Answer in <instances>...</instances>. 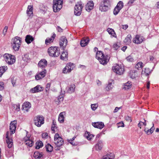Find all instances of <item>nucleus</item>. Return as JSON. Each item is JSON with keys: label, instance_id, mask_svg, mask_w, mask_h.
Segmentation results:
<instances>
[{"label": "nucleus", "instance_id": "nucleus-1", "mask_svg": "<svg viewBox=\"0 0 159 159\" xmlns=\"http://www.w3.org/2000/svg\"><path fill=\"white\" fill-rule=\"evenodd\" d=\"M48 53L50 57H58L60 54V48L58 47H51L48 48Z\"/></svg>", "mask_w": 159, "mask_h": 159}, {"label": "nucleus", "instance_id": "nucleus-2", "mask_svg": "<svg viewBox=\"0 0 159 159\" xmlns=\"http://www.w3.org/2000/svg\"><path fill=\"white\" fill-rule=\"evenodd\" d=\"M111 7L110 0H103L100 3L99 9L102 12H106Z\"/></svg>", "mask_w": 159, "mask_h": 159}, {"label": "nucleus", "instance_id": "nucleus-3", "mask_svg": "<svg viewBox=\"0 0 159 159\" xmlns=\"http://www.w3.org/2000/svg\"><path fill=\"white\" fill-rule=\"evenodd\" d=\"M54 143L56 146L55 149L56 150H58L60 149V147L63 143L64 140L60 136L59 134H56L54 137Z\"/></svg>", "mask_w": 159, "mask_h": 159}, {"label": "nucleus", "instance_id": "nucleus-4", "mask_svg": "<svg viewBox=\"0 0 159 159\" xmlns=\"http://www.w3.org/2000/svg\"><path fill=\"white\" fill-rule=\"evenodd\" d=\"M21 42V39L18 37H16L12 39V47L16 51L19 49Z\"/></svg>", "mask_w": 159, "mask_h": 159}, {"label": "nucleus", "instance_id": "nucleus-5", "mask_svg": "<svg viewBox=\"0 0 159 159\" xmlns=\"http://www.w3.org/2000/svg\"><path fill=\"white\" fill-rule=\"evenodd\" d=\"M3 57L4 61L9 65H11L16 62V58L14 55L8 53H5Z\"/></svg>", "mask_w": 159, "mask_h": 159}, {"label": "nucleus", "instance_id": "nucleus-6", "mask_svg": "<svg viewBox=\"0 0 159 159\" xmlns=\"http://www.w3.org/2000/svg\"><path fill=\"white\" fill-rule=\"evenodd\" d=\"M63 1L60 0H53V9L54 12L59 11L62 7Z\"/></svg>", "mask_w": 159, "mask_h": 159}, {"label": "nucleus", "instance_id": "nucleus-7", "mask_svg": "<svg viewBox=\"0 0 159 159\" xmlns=\"http://www.w3.org/2000/svg\"><path fill=\"white\" fill-rule=\"evenodd\" d=\"M34 124L38 127H40L44 123V118L41 115H37L34 119Z\"/></svg>", "mask_w": 159, "mask_h": 159}, {"label": "nucleus", "instance_id": "nucleus-8", "mask_svg": "<svg viewBox=\"0 0 159 159\" xmlns=\"http://www.w3.org/2000/svg\"><path fill=\"white\" fill-rule=\"evenodd\" d=\"M75 66L74 64L71 62H69L66 64L65 67L62 70V73L67 74L70 73L73 70Z\"/></svg>", "mask_w": 159, "mask_h": 159}, {"label": "nucleus", "instance_id": "nucleus-9", "mask_svg": "<svg viewBox=\"0 0 159 159\" xmlns=\"http://www.w3.org/2000/svg\"><path fill=\"white\" fill-rule=\"evenodd\" d=\"M112 70L114 72L119 75L123 74L125 71L124 67L118 64L113 66Z\"/></svg>", "mask_w": 159, "mask_h": 159}, {"label": "nucleus", "instance_id": "nucleus-10", "mask_svg": "<svg viewBox=\"0 0 159 159\" xmlns=\"http://www.w3.org/2000/svg\"><path fill=\"white\" fill-rule=\"evenodd\" d=\"M83 6L80 2H78L75 7L74 14L76 16H80L81 13Z\"/></svg>", "mask_w": 159, "mask_h": 159}, {"label": "nucleus", "instance_id": "nucleus-11", "mask_svg": "<svg viewBox=\"0 0 159 159\" xmlns=\"http://www.w3.org/2000/svg\"><path fill=\"white\" fill-rule=\"evenodd\" d=\"M67 44V40L66 38L64 36H62L60 39L59 44L60 48L64 50Z\"/></svg>", "mask_w": 159, "mask_h": 159}, {"label": "nucleus", "instance_id": "nucleus-12", "mask_svg": "<svg viewBox=\"0 0 159 159\" xmlns=\"http://www.w3.org/2000/svg\"><path fill=\"white\" fill-rule=\"evenodd\" d=\"M47 71L44 69L43 70L38 72L35 76V79L36 80H39L43 78L45 76Z\"/></svg>", "mask_w": 159, "mask_h": 159}, {"label": "nucleus", "instance_id": "nucleus-13", "mask_svg": "<svg viewBox=\"0 0 159 159\" xmlns=\"http://www.w3.org/2000/svg\"><path fill=\"white\" fill-rule=\"evenodd\" d=\"M16 122L15 121H11L10 125V135L13 134L15 132L16 128Z\"/></svg>", "mask_w": 159, "mask_h": 159}, {"label": "nucleus", "instance_id": "nucleus-14", "mask_svg": "<svg viewBox=\"0 0 159 159\" xmlns=\"http://www.w3.org/2000/svg\"><path fill=\"white\" fill-rule=\"evenodd\" d=\"M10 132L7 131L6 134V142L9 148H11L12 146L13 143L12 138L9 137Z\"/></svg>", "mask_w": 159, "mask_h": 159}, {"label": "nucleus", "instance_id": "nucleus-15", "mask_svg": "<svg viewBox=\"0 0 159 159\" xmlns=\"http://www.w3.org/2000/svg\"><path fill=\"white\" fill-rule=\"evenodd\" d=\"M144 39V38L142 36L137 35L134 39L133 42L137 44H140L143 41Z\"/></svg>", "mask_w": 159, "mask_h": 159}, {"label": "nucleus", "instance_id": "nucleus-16", "mask_svg": "<svg viewBox=\"0 0 159 159\" xmlns=\"http://www.w3.org/2000/svg\"><path fill=\"white\" fill-rule=\"evenodd\" d=\"M92 125L94 128L100 129H102L104 126V123L102 122H93Z\"/></svg>", "mask_w": 159, "mask_h": 159}, {"label": "nucleus", "instance_id": "nucleus-17", "mask_svg": "<svg viewBox=\"0 0 159 159\" xmlns=\"http://www.w3.org/2000/svg\"><path fill=\"white\" fill-rule=\"evenodd\" d=\"M94 7V3L93 1H90L88 2L86 5L85 9L86 10L90 12Z\"/></svg>", "mask_w": 159, "mask_h": 159}, {"label": "nucleus", "instance_id": "nucleus-18", "mask_svg": "<svg viewBox=\"0 0 159 159\" xmlns=\"http://www.w3.org/2000/svg\"><path fill=\"white\" fill-rule=\"evenodd\" d=\"M105 57L103 52L101 51H98L96 53V58L97 59L99 62H103L101 58Z\"/></svg>", "mask_w": 159, "mask_h": 159}, {"label": "nucleus", "instance_id": "nucleus-19", "mask_svg": "<svg viewBox=\"0 0 159 159\" xmlns=\"http://www.w3.org/2000/svg\"><path fill=\"white\" fill-rule=\"evenodd\" d=\"M47 61L44 59L41 60L38 63V66L41 69L44 68L47 65Z\"/></svg>", "mask_w": 159, "mask_h": 159}, {"label": "nucleus", "instance_id": "nucleus-20", "mask_svg": "<svg viewBox=\"0 0 159 159\" xmlns=\"http://www.w3.org/2000/svg\"><path fill=\"white\" fill-rule=\"evenodd\" d=\"M103 146V143L101 140H98L95 145L96 150L99 151L102 150Z\"/></svg>", "mask_w": 159, "mask_h": 159}, {"label": "nucleus", "instance_id": "nucleus-21", "mask_svg": "<svg viewBox=\"0 0 159 159\" xmlns=\"http://www.w3.org/2000/svg\"><path fill=\"white\" fill-rule=\"evenodd\" d=\"M89 39L88 37L86 39L83 38L80 42V44L82 47H84L86 46L89 43Z\"/></svg>", "mask_w": 159, "mask_h": 159}, {"label": "nucleus", "instance_id": "nucleus-22", "mask_svg": "<svg viewBox=\"0 0 159 159\" xmlns=\"http://www.w3.org/2000/svg\"><path fill=\"white\" fill-rule=\"evenodd\" d=\"M56 35L55 33H53L52 35L51 38H47L45 40V43L47 45H48L49 43H52L54 41Z\"/></svg>", "mask_w": 159, "mask_h": 159}, {"label": "nucleus", "instance_id": "nucleus-23", "mask_svg": "<svg viewBox=\"0 0 159 159\" xmlns=\"http://www.w3.org/2000/svg\"><path fill=\"white\" fill-rule=\"evenodd\" d=\"M75 86L74 84H71L68 87L67 91L69 93H72L75 92Z\"/></svg>", "mask_w": 159, "mask_h": 159}, {"label": "nucleus", "instance_id": "nucleus-24", "mask_svg": "<svg viewBox=\"0 0 159 159\" xmlns=\"http://www.w3.org/2000/svg\"><path fill=\"white\" fill-rule=\"evenodd\" d=\"M60 58L61 60L66 61L68 59V53L67 52L65 51H63L62 52L61 56H60Z\"/></svg>", "mask_w": 159, "mask_h": 159}, {"label": "nucleus", "instance_id": "nucleus-25", "mask_svg": "<svg viewBox=\"0 0 159 159\" xmlns=\"http://www.w3.org/2000/svg\"><path fill=\"white\" fill-rule=\"evenodd\" d=\"M115 155L114 154L110 153L103 156L101 159H114Z\"/></svg>", "mask_w": 159, "mask_h": 159}, {"label": "nucleus", "instance_id": "nucleus-26", "mask_svg": "<svg viewBox=\"0 0 159 159\" xmlns=\"http://www.w3.org/2000/svg\"><path fill=\"white\" fill-rule=\"evenodd\" d=\"M31 105L28 102H25L23 105V110L27 111L31 107Z\"/></svg>", "mask_w": 159, "mask_h": 159}, {"label": "nucleus", "instance_id": "nucleus-27", "mask_svg": "<svg viewBox=\"0 0 159 159\" xmlns=\"http://www.w3.org/2000/svg\"><path fill=\"white\" fill-rule=\"evenodd\" d=\"M152 126L150 129H147L146 128L144 130L145 132L148 135L151 134L153 132L154 130L155 129V127L154 126V124L152 123Z\"/></svg>", "mask_w": 159, "mask_h": 159}, {"label": "nucleus", "instance_id": "nucleus-28", "mask_svg": "<svg viewBox=\"0 0 159 159\" xmlns=\"http://www.w3.org/2000/svg\"><path fill=\"white\" fill-rule=\"evenodd\" d=\"M33 37L30 35H27L25 38V41L27 44L30 43L34 40Z\"/></svg>", "mask_w": 159, "mask_h": 159}, {"label": "nucleus", "instance_id": "nucleus-29", "mask_svg": "<svg viewBox=\"0 0 159 159\" xmlns=\"http://www.w3.org/2000/svg\"><path fill=\"white\" fill-rule=\"evenodd\" d=\"M132 85V84L131 82L129 81L124 84L123 89L125 90H127L130 89Z\"/></svg>", "mask_w": 159, "mask_h": 159}, {"label": "nucleus", "instance_id": "nucleus-30", "mask_svg": "<svg viewBox=\"0 0 159 159\" xmlns=\"http://www.w3.org/2000/svg\"><path fill=\"white\" fill-rule=\"evenodd\" d=\"M101 60H102V61H103V62L102 63L101 62H100V63L103 65H105L107 64V62L109 61V58H108V57L106 55L105 57H102L101 58Z\"/></svg>", "mask_w": 159, "mask_h": 159}, {"label": "nucleus", "instance_id": "nucleus-31", "mask_svg": "<svg viewBox=\"0 0 159 159\" xmlns=\"http://www.w3.org/2000/svg\"><path fill=\"white\" fill-rule=\"evenodd\" d=\"M65 112H61L59 115L58 120L60 123H63L64 122V114H65Z\"/></svg>", "mask_w": 159, "mask_h": 159}, {"label": "nucleus", "instance_id": "nucleus-32", "mask_svg": "<svg viewBox=\"0 0 159 159\" xmlns=\"http://www.w3.org/2000/svg\"><path fill=\"white\" fill-rule=\"evenodd\" d=\"M43 155V153L42 152H35L34 153V156L36 159L40 158Z\"/></svg>", "mask_w": 159, "mask_h": 159}, {"label": "nucleus", "instance_id": "nucleus-33", "mask_svg": "<svg viewBox=\"0 0 159 159\" xmlns=\"http://www.w3.org/2000/svg\"><path fill=\"white\" fill-rule=\"evenodd\" d=\"M113 82V81L112 80H111L109 81L108 84L106 88V90L109 91L112 89L113 86L112 85V84Z\"/></svg>", "mask_w": 159, "mask_h": 159}, {"label": "nucleus", "instance_id": "nucleus-34", "mask_svg": "<svg viewBox=\"0 0 159 159\" xmlns=\"http://www.w3.org/2000/svg\"><path fill=\"white\" fill-rule=\"evenodd\" d=\"M107 31L108 33L110 34L111 35L112 37L115 38L116 37V36L115 32L113 29L110 28H108L107 30Z\"/></svg>", "mask_w": 159, "mask_h": 159}, {"label": "nucleus", "instance_id": "nucleus-35", "mask_svg": "<svg viewBox=\"0 0 159 159\" xmlns=\"http://www.w3.org/2000/svg\"><path fill=\"white\" fill-rule=\"evenodd\" d=\"M7 69V67L6 66H3L0 67V77H1L3 74Z\"/></svg>", "mask_w": 159, "mask_h": 159}, {"label": "nucleus", "instance_id": "nucleus-36", "mask_svg": "<svg viewBox=\"0 0 159 159\" xmlns=\"http://www.w3.org/2000/svg\"><path fill=\"white\" fill-rule=\"evenodd\" d=\"M25 142L26 145L30 147L32 146L34 143L33 141L30 139L29 138H28L27 139H26Z\"/></svg>", "mask_w": 159, "mask_h": 159}, {"label": "nucleus", "instance_id": "nucleus-37", "mask_svg": "<svg viewBox=\"0 0 159 159\" xmlns=\"http://www.w3.org/2000/svg\"><path fill=\"white\" fill-rule=\"evenodd\" d=\"M132 36L131 34H129L124 40V42L127 43H130L131 42Z\"/></svg>", "mask_w": 159, "mask_h": 159}, {"label": "nucleus", "instance_id": "nucleus-38", "mask_svg": "<svg viewBox=\"0 0 159 159\" xmlns=\"http://www.w3.org/2000/svg\"><path fill=\"white\" fill-rule=\"evenodd\" d=\"M84 136L88 140H90L94 137V135L90 134L89 132H86L84 134Z\"/></svg>", "mask_w": 159, "mask_h": 159}, {"label": "nucleus", "instance_id": "nucleus-39", "mask_svg": "<svg viewBox=\"0 0 159 159\" xmlns=\"http://www.w3.org/2000/svg\"><path fill=\"white\" fill-rule=\"evenodd\" d=\"M23 60L25 62H28L30 61V59L27 54H24L22 56Z\"/></svg>", "mask_w": 159, "mask_h": 159}, {"label": "nucleus", "instance_id": "nucleus-40", "mask_svg": "<svg viewBox=\"0 0 159 159\" xmlns=\"http://www.w3.org/2000/svg\"><path fill=\"white\" fill-rule=\"evenodd\" d=\"M64 97L62 94L60 95L57 97V100L55 101V102L57 104H59L61 102H62L63 100Z\"/></svg>", "mask_w": 159, "mask_h": 159}, {"label": "nucleus", "instance_id": "nucleus-41", "mask_svg": "<svg viewBox=\"0 0 159 159\" xmlns=\"http://www.w3.org/2000/svg\"><path fill=\"white\" fill-rule=\"evenodd\" d=\"M35 148L39 149L43 146V143L41 141H39L36 143Z\"/></svg>", "mask_w": 159, "mask_h": 159}, {"label": "nucleus", "instance_id": "nucleus-42", "mask_svg": "<svg viewBox=\"0 0 159 159\" xmlns=\"http://www.w3.org/2000/svg\"><path fill=\"white\" fill-rule=\"evenodd\" d=\"M46 148L47 151L49 152H52L53 149L52 146L49 144H48L46 145Z\"/></svg>", "mask_w": 159, "mask_h": 159}, {"label": "nucleus", "instance_id": "nucleus-43", "mask_svg": "<svg viewBox=\"0 0 159 159\" xmlns=\"http://www.w3.org/2000/svg\"><path fill=\"white\" fill-rule=\"evenodd\" d=\"M143 63L142 62L138 63L135 66V68L138 70L141 69L143 67Z\"/></svg>", "mask_w": 159, "mask_h": 159}, {"label": "nucleus", "instance_id": "nucleus-44", "mask_svg": "<svg viewBox=\"0 0 159 159\" xmlns=\"http://www.w3.org/2000/svg\"><path fill=\"white\" fill-rule=\"evenodd\" d=\"M116 7L121 10L124 7V3L122 1H120Z\"/></svg>", "mask_w": 159, "mask_h": 159}, {"label": "nucleus", "instance_id": "nucleus-45", "mask_svg": "<svg viewBox=\"0 0 159 159\" xmlns=\"http://www.w3.org/2000/svg\"><path fill=\"white\" fill-rule=\"evenodd\" d=\"M57 128L56 127V122L54 120H53L52 124L51 127V129L52 131L54 132L55 131V129H57Z\"/></svg>", "mask_w": 159, "mask_h": 159}, {"label": "nucleus", "instance_id": "nucleus-46", "mask_svg": "<svg viewBox=\"0 0 159 159\" xmlns=\"http://www.w3.org/2000/svg\"><path fill=\"white\" fill-rule=\"evenodd\" d=\"M121 10L115 7L113 10V14L115 15H117Z\"/></svg>", "mask_w": 159, "mask_h": 159}, {"label": "nucleus", "instance_id": "nucleus-47", "mask_svg": "<svg viewBox=\"0 0 159 159\" xmlns=\"http://www.w3.org/2000/svg\"><path fill=\"white\" fill-rule=\"evenodd\" d=\"M91 108L92 110L94 111L96 110L98 107V103L92 104L91 105Z\"/></svg>", "mask_w": 159, "mask_h": 159}, {"label": "nucleus", "instance_id": "nucleus-48", "mask_svg": "<svg viewBox=\"0 0 159 159\" xmlns=\"http://www.w3.org/2000/svg\"><path fill=\"white\" fill-rule=\"evenodd\" d=\"M13 106L15 109L16 111H18L20 110V105L19 104H14Z\"/></svg>", "mask_w": 159, "mask_h": 159}, {"label": "nucleus", "instance_id": "nucleus-49", "mask_svg": "<svg viewBox=\"0 0 159 159\" xmlns=\"http://www.w3.org/2000/svg\"><path fill=\"white\" fill-rule=\"evenodd\" d=\"M120 47V44L118 43H115L113 46V48L115 50H118L119 48Z\"/></svg>", "mask_w": 159, "mask_h": 159}, {"label": "nucleus", "instance_id": "nucleus-50", "mask_svg": "<svg viewBox=\"0 0 159 159\" xmlns=\"http://www.w3.org/2000/svg\"><path fill=\"white\" fill-rule=\"evenodd\" d=\"M136 0H129L127 4L128 6L130 7L132 6L133 3Z\"/></svg>", "mask_w": 159, "mask_h": 159}, {"label": "nucleus", "instance_id": "nucleus-51", "mask_svg": "<svg viewBox=\"0 0 159 159\" xmlns=\"http://www.w3.org/2000/svg\"><path fill=\"white\" fill-rule=\"evenodd\" d=\"M11 83L13 87L16 85V79L14 78H12L11 80Z\"/></svg>", "mask_w": 159, "mask_h": 159}, {"label": "nucleus", "instance_id": "nucleus-52", "mask_svg": "<svg viewBox=\"0 0 159 159\" xmlns=\"http://www.w3.org/2000/svg\"><path fill=\"white\" fill-rule=\"evenodd\" d=\"M75 137L74 136L73 137L72 139L68 140V141L69 143H71V144H72L73 145H75V143H74V142H72L75 139Z\"/></svg>", "mask_w": 159, "mask_h": 159}, {"label": "nucleus", "instance_id": "nucleus-53", "mask_svg": "<svg viewBox=\"0 0 159 159\" xmlns=\"http://www.w3.org/2000/svg\"><path fill=\"white\" fill-rule=\"evenodd\" d=\"M42 137L43 139H47L48 137V134L47 133H43L42 134Z\"/></svg>", "mask_w": 159, "mask_h": 159}, {"label": "nucleus", "instance_id": "nucleus-54", "mask_svg": "<svg viewBox=\"0 0 159 159\" xmlns=\"http://www.w3.org/2000/svg\"><path fill=\"white\" fill-rule=\"evenodd\" d=\"M37 87L36 86L34 88L31 89H30V91L32 93H35L38 92V90H37Z\"/></svg>", "mask_w": 159, "mask_h": 159}, {"label": "nucleus", "instance_id": "nucleus-55", "mask_svg": "<svg viewBox=\"0 0 159 159\" xmlns=\"http://www.w3.org/2000/svg\"><path fill=\"white\" fill-rule=\"evenodd\" d=\"M28 16L30 18L32 17L33 16V11H28L26 12Z\"/></svg>", "mask_w": 159, "mask_h": 159}, {"label": "nucleus", "instance_id": "nucleus-56", "mask_svg": "<svg viewBox=\"0 0 159 159\" xmlns=\"http://www.w3.org/2000/svg\"><path fill=\"white\" fill-rule=\"evenodd\" d=\"M36 87H37V90H38V92L42 91L43 90V88L40 85H38L36 86Z\"/></svg>", "mask_w": 159, "mask_h": 159}, {"label": "nucleus", "instance_id": "nucleus-57", "mask_svg": "<svg viewBox=\"0 0 159 159\" xmlns=\"http://www.w3.org/2000/svg\"><path fill=\"white\" fill-rule=\"evenodd\" d=\"M33 6L28 5V8L26 12H28V11H33Z\"/></svg>", "mask_w": 159, "mask_h": 159}, {"label": "nucleus", "instance_id": "nucleus-58", "mask_svg": "<svg viewBox=\"0 0 159 159\" xmlns=\"http://www.w3.org/2000/svg\"><path fill=\"white\" fill-rule=\"evenodd\" d=\"M117 127L118 128H119L120 127H124V124L123 121H121L118 123H117Z\"/></svg>", "mask_w": 159, "mask_h": 159}, {"label": "nucleus", "instance_id": "nucleus-59", "mask_svg": "<svg viewBox=\"0 0 159 159\" xmlns=\"http://www.w3.org/2000/svg\"><path fill=\"white\" fill-rule=\"evenodd\" d=\"M8 28V27L7 26H6L4 27V29L3 30V34L4 35H5L7 33Z\"/></svg>", "mask_w": 159, "mask_h": 159}, {"label": "nucleus", "instance_id": "nucleus-60", "mask_svg": "<svg viewBox=\"0 0 159 159\" xmlns=\"http://www.w3.org/2000/svg\"><path fill=\"white\" fill-rule=\"evenodd\" d=\"M126 59L127 61L130 62H132L134 60V59L130 56H129L127 57L126 58Z\"/></svg>", "mask_w": 159, "mask_h": 159}, {"label": "nucleus", "instance_id": "nucleus-61", "mask_svg": "<svg viewBox=\"0 0 159 159\" xmlns=\"http://www.w3.org/2000/svg\"><path fill=\"white\" fill-rule=\"evenodd\" d=\"M4 89V84L2 82H0V90H2Z\"/></svg>", "mask_w": 159, "mask_h": 159}, {"label": "nucleus", "instance_id": "nucleus-62", "mask_svg": "<svg viewBox=\"0 0 159 159\" xmlns=\"http://www.w3.org/2000/svg\"><path fill=\"white\" fill-rule=\"evenodd\" d=\"M50 87V84L49 83H47L46 85V87L45 89L46 92H47L49 90Z\"/></svg>", "mask_w": 159, "mask_h": 159}, {"label": "nucleus", "instance_id": "nucleus-63", "mask_svg": "<svg viewBox=\"0 0 159 159\" xmlns=\"http://www.w3.org/2000/svg\"><path fill=\"white\" fill-rule=\"evenodd\" d=\"M128 26L127 25H121V28L124 30H126L128 28Z\"/></svg>", "mask_w": 159, "mask_h": 159}, {"label": "nucleus", "instance_id": "nucleus-64", "mask_svg": "<svg viewBox=\"0 0 159 159\" xmlns=\"http://www.w3.org/2000/svg\"><path fill=\"white\" fill-rule=\"evenodd\" d=\"M57 30L59 32H62L63 31L62 29L59 26L57 27Z\"/></svg>", "mask_w": 159, "mask_h": 159}]
</instances>
